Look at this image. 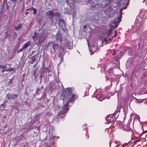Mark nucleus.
<instances>
[{
  "mask_svg": "<svg viewBox=\"0 0 147 147\" xmlns=\"http://www.w3.org/2000/svg\"><path fill=\"white\" fill-rule=\"evenodd\" d=\"M64 97L63 98V102L64 105L62 107V110L60 112V115L61 114H65L69 109V105L68 104L75 99L78 98V96L77 94H73L70 88L66 89L63 92Z\"/></svg>",
  "mask_w": 147,
  "mask_h": 147,
  "instance_id": "nucleus-1",
  "label": "nucleus"
},
{
  "mask_svg": "<svg viewBox=\"0 0 147 147\" xmlns=\"http://www.w3.org/2000/svg\"><path fill=\"white\" fill-rule=\"evenodd\" d=\"M54 16L55 17V20L56 22L58 24L62 23L64 24L65 22L63 19L61 18V15L59 12H56L54 14Z\"/></svg>",
  "mask_w": 147,
  "mask_h": 147,
  "instance_id": "nucleus-2",
  "label": "nucleus"
},
{
  "mask_svg": "<svg viewBox=\"0 0 147 147\" xmlns=\"http://www.w3.org/2000/svg\"><path fill=\"white\" fill-rule=\"evenodd\" d=\"M95 42H94L93 44L89 47V51L93 54L96 51H98L99 49L96 47L95 46Z\"/></svg>",
  "mask_w": 147,
  "mask_h": 147,
  "instance_id": "nucleus-3",
  "label": "nucleus"
},
{
  "mask_svg": "<svg viewBox=\"0 0 147 147\" xmlns=\"http://www.w3.org/2000/svg\"><path fill=\"white\" fill-rule=\"evenodd\" d=\"M17 95H14L13 93H11L10 94H7L6 95V96L7 97L8 99H14L15 98L17 97Z\"/></svg>",
  "mask_w": 147,
  "mask_h": 147,
  "instance_id": "nucleus-4",
  "label": "nucleus"
},
{
  "mask_svg": "<svg viewBox=\"0 0 147 147\" xmlns=\"http://www.w3.org/2000/svg\"><path fill=\"white\" fill-rule=\"evenodd\" d=\"M44 36V34H42L40 35H39V42L40 43H41L43 42L45 40V37H43Z\"/></svg>",
  "mask_w": 147,
  "mask_h": 147,
  "instance_id": "nucleus-5",
  "label": "nucleus"
},
{
  "mask_svg": "<svg viewBox=\"0 0 147 147\" xmlns=\"http://www.w3.org/2000/svg\"><path fill=\"white\" fill-rule=\"evenodd\" d=\"M52 45L53 46V48L54 51H55V49L58 48V45L57 44L55 43L54 42H52Z\"/></svg>",
  "mask_w": 147,
  "mask_h": 147,
  "instance_id": "nucleus-6",
  "label": "nucleus"
},
{
  "mask_svg": "<svg viewBox=\"0 0 147 147\" xmlns=\"http://www.w3.org/2000/svg\"><path fill=\"white\" fill-rule=\"evenodd\" d=\"M46 13L49 16H51L52 17L53 16L54 14L53 11H49L48 12H46Z\"/></svg>",
  "mask_w": 147,
  "mask_h": 147,
  "instance_id": "nucleus-7",
  "label": "nucleus"
},
{
  "mask_svg": "<svg viewBox=\"0 0 147 147\" xmlns=\"http://www.w3.org/2000/svg\"><path fill=\"white\" fill-rule=\"evenodd\" d=\"M30 41H28L25 43L24 46L22 47V49H26L27 48L28 46L30 45Z\"/></svg>",
  "mask_w": 147,
  "mask_h": 147,
  "instance_id": "nucleus-8",
  "label": "nucleus"
},
{
  "mask_svg": "<svg viewBox=\"0 0 147 147\" xmlns=\"http://www.w3.org/2000/svg\"><path fill=\"white\" fill-rule=\"evenodd\" d=\"M38 35V34L35 31L34 32V34L32 36V38L34 41L36 40V39H35V38Z\"/></svg>",
  "mask_w": 147,
  "mask_h": 147,
  "instance_id": "nucleus-9",
  "label": "nucleus"
},
{
  "mask_svg": "<svg viewBox=\"0 0 147 147\" xmlns=\"http://www.w3.org/2000/svg\"><path fill=\"white\" fill-rule=\"evenodd\" d=\"M13 68H9L8 69H5L4 70L3 69L2 71L1 72L2 73H3L5 71H13Z\"/></svg>",
  "mask_w": 147,
  "mask_h": 147,
  "instance_id": "nucleus-10",
  "label": "nucleus"
},
{
  "mask_svg": "<svg viewBox=\"0 0 147 147\" xmlns=\"http://www.w3.org/2000/svg\"><path fill=\"white\" fill-rule=\"evenodd\" d=\"M31 10L33 11V13L34 15L36 14L37 11L35 8L32 7L31 8Z\"/></svg>",
  "mask_w": 147,
  "mask_h": 147,
  "instance_id": "nucleus-11",
  "label": "nucleus"
},
{
  "mask_svg": "<svg viewBox=\"0 0 147 147\" xmlns=\"http://www.w3.org/2000/svg\"><path fill=\"white\" fill-rule=\"evenodd\" d=\"M36 57H37L38 56L36 55H34V56L31 57V61H34L36 60Z\"/></svg>",
  "mask_w": 147,
  "mask_h": 147,
  "instance_id": "nucleus-12",
  "label": "nucleus"
},
{
  "mask_svg": "<svg viewBox=\"0 0 147 147\" xmlns=\"http://www.w3.org/2000/svg\"><path fill=\"white\" fill-rule=\"evenodd\" d=\"M21 25L20 24H19L18 26L16 27L15 29L16 30H20L21 29Z\"/></svg>",
  "mask_w": 147,
  "mask_h": 147,
  "instance_id": "nucleus-13",
  "label": "nucleus"
},
{
  "mask_svg": "<svg viewBox=\"0 0 147 147\" xmlns=\"http://www.w3.org/2000/svg\"><path fill=\"white\" fill-rule=\"evenodd\" d=\"M112 31L111 30H109L107 32V37L109 36L112 33Z\"/></svg>",
  "mask_w": 147,
  "mask_h": 147,
  "instance_id": "nucleus-14",
  "label": "nucleus"
},
{
  "mask_svg": "<svg viewBox=\"0 0 147 147\" xmlns=\"http://www.w3.org/2000/svg\"><path fill=\"white\" fill-rule=\"evenodd\" d=\"M43 70L44 71V72L49 71V68L48 67H45L43 68Z\"/></svg>",
  "mask_w": 147,
  "mask_h": 147,
  "instance_id": "nucleus-15",
  "label": "nucleus"
},
{
  "mask_svg": "<svg viewBox=\"0 0 147 147\" xmlns=\"http://www.w3.org/2000/svg\"><path fill=\"white\" fill-rule=\"evenodd\" d=\"M0 68H2V69L5 70L6 69V67L5 66L1 65H0Z\"/></svg>",
  "mask_w": 147,
  "mask_h": 147,
  "instance_id": "nucleus-16",
  "label": "nucleus"
},
{
  "mask_svg": "<svg viewBox=\"0 0 147 147\" xmlns=\"http://www.w3.org/2000/svg\"><path fill=\"white\" fill-rule=\"evenodd\" d=\"M112 55H114L116 54V51L115 49H114L113 51L111 52Z\"/></svg>",
  "mask_w": 147,
  "mask_h": 147,
  "instance_id": "nucleus-17",
  "label": "nucleus"
},
{
  "mask_svg": "<svg viewBox=\"0 0 147 147\" xmlns=\"http://www.w3.org/2000/svg\"><path fill=\"white\" fill-rule=\"evenodd\" d=\"M108 72L110 73H113V71L111 69L108 71Z\"/></svg>",
  "mask_w": 147,
  "mask_h": 147,
  "instance_id": "nucleus-18",
  "label": "nucleus"
},
{
  "mask_svg": "<svg viewBox=\"0 0 147 147\" xmlns=\"http://www.w3.org/2000/svg\"><path fill=\"white\" fill-rule=\"evenodd\" d=\"M111 117H108V120H111ZM110 122H111V121H109V122L108 123H110Z\"/></svg>",
  "mask_w": 147,
  "mask_h": 147,
  "instance_id": "nucleus-19",
  "label": "nucleus"
},
{
  "mask_svg": "<svg viewBox=\"0 0 147 147\" xmlns=\"http://www.w3.org/2000/svg\"><path fill=\"white\" fill-rule=\"evenodd\" d=\"M30 10H31V8H28L27 9L26 11H30Z\"/></svg>",
  "mask_w": 147,
  "mask_h": 147,
  "instance_id": "nucleus-20",
  "label": "nucleus"
},
{
  "mask_svg": "<svg viewBox=\"0 0 147 147\" xmlns=\"http://www.w3.org/2000/svg\"><path fill=\"white\" fill-rule=\"evenodd\" d=\"M116 59L117 60H118L119 59H120V58L119 57H117V55L116 56Z\"/></svg>",
  "mask_w": 147,
  "mask_h": 147,
  "instance_id": "nucleus-21",
  "label": "nucleus"
},
{
  "mask_svg": "<svg viewBox=\"0 0 147 147\" xmlns=\"http://www.w3.org/2000/svg\"><path fill=\"white\" fill-rule=\"evenodd\" d=\"M112 38H113V37H112L111 39H109V42H111L112 40Z\"/></svg>",
  "mask_w": 147,
  "mask_h": 147,
  "instance_id": "nucleus-22",
  "label": "nucleus"
},
{
  "mask_svg": "<svg viewBox=\"0 0 147 147\" xmlns=\"http://www.w3.org/2000/svg\"><path fill=\"white\" fill-rule=\"evenodd\" d=\"M17 0H11V1L12 2H16L17 1Z\"/></svg>",
  "mask_w": 147,
  "mask_h": 147,
  "instance_id": "nucleus-23",
  "label": "nucleus"
},
{
  "mask_svg": "<svg viewBox=\"0 0 147 147\" xmlns=\"http://www.w3.org/2000/svg\"><path fill=\"white\" fill-rule=\"evenodd\" d=\"M86 25H85L84 26V28H85V29H86Z\"/></svg>",
  "mask_w": 147,
  "mask_h": 147,
  "instance_id": "nucleus-24",
  "label": "nucleus"
},
{
  "mask_svg": "<svg viewBox=\"0 0 147 147\" xmlns=\"http://www.w3.org/2000/svg\"><path fill=\"white\" fill-rule=\"evenodd\" d=\"M23 49H22H22H19L18 51H22V50H23Z\"/></svg>",
  "mask_w": 147,
  "mask_h": 147,
  "instance_id": "nucleus-25",
  "label": "nucleus"
},
{
  "mask_svg": "<svg viewBox=\"0 0 147 147\" xmlns=\"http://www.w3.org/2000/svg\"><path fill=\"white\" fill-rule=\"evenodd\" d=\"M28 13H29V12H26V13L25 15H27Z\"/></svg>",
  "mask_w": 147,
  "mask_h": 147,
  "instance_id": "nucleus-26",
  "label": "nucleus"
},
{
  "mask_svg": "<svg viewBox=\"0 0 147 147\" xmlns=\"http://www.w3.org/2000/svg\"><path fill=\"white\" fill-rule=\"evenodd\" d=\"M34 61H32V62L31 63L32 64H33V63L34 62Z\"/></svg>",
  "mask_w": 147,
  "mask_h": 147,
  "instance_id": "nucleus-27",
  "label": "nucleus"
},
{
  "mask_svg": "<svg viewBox=\"0 0 147 147\" xmlns=\"http://www.w3.org/2000/svg\"><path fill=\"white\" fill-rule=\"evenodd\" d=\"M23 0H19V1H22Z\"/></svg>",
  "mask_w": 147,
  "mask_h": 147,
  "instance_id": "nucleus-28",
  "label": "nucleus"
},
{
  "mask_svg": "<svg viewBox=\"0 0 147 147\" xmlns=\"http://www.w3.org/2000/svg\"><path fill=\"white\" fill-rule=\"evenodd\" d=\"M112 145V144H111L110 145V146H111Z\"/></svg>",
  "mask_w": 147,
  "mask_h": 147,
  "instance_id": "nucleus-29",
  "label": "nucleus"
},
{
  "mask_svg": "<svg viewBox=\"0 0 147 147\" xmlns=\"http://www.w3.org/2000/svg\"><path fill=\"white\" fill-rule=\"evenodd\" d=\"M115 145H117V144L116 143H115Z\"/></svg>",
  "mask_w": 147,
  "mask_h": 147,
  "instance_id": "nucleus-30",
  "label": "nucleus"
},
{
  "mask_svg": "<svg viewBox=\"0 0 147 147\" xmlns=\"http://www.w3.org/2000/svg\"><path fill=\"white\" fill-rule=\"evenodd\" d=\"M115 32H116V30H115Z\"/></svg>",
  "mask_w": 147,
  "mask_h": 147,
  "instance_id": "nucleus-31",
  "label": "nucleus"
},
{
  "mask_svg": "<svg viewBox=\"0 0 147 147\" xmlns=\"http://www.w3.org/2000/svg\"><path fill=\"white\" fill-rule=\"evenodd\" d=\"M63 116H65V115H63Z\"/></svg>",
  "mask_w": 147,
  "mask_h": 147,
  "instance_id": "nucleus-32",
  "label": "nucleus"
},
{
  "mask_svg": "<svg viewBox=\"0 0 147 147\" xmlns=\"http://www.w3.org/2000/svg\"><path fill=\"white\" fill-rule=\"evenodd\" d=\"M116 146H116L115 147H116Z\"/></svg>",
  "mask_w": 147,
  "mask_h": 147,
  "instance_id": "nucleus-33",
  "label": "nucleus"
}]
</instances>
